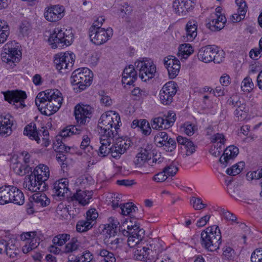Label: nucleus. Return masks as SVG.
Returning <instances> with one entry per match:
<instances>
[{
    "label": "nucleus",
    "instance_id": "26",
    "mask_svg": "<svg viewBox=\"0 0 262 262\" xmlns=\"http://www.w3.org/2000/svg\"><path fill=\"white\" fill-rule=\"evenodd\" d=\"M5 254L11 258H15L19 253L17 242L14 239H6Z\"/></svg>",
    "mask_w": 262,
    "mask_h": 262
},
{
    "label": "nucleus",
    "instance_id": "64",
    "mask_svg": "<svg viewBox=\"0 0 262 262\" xmlns=\"http://www.w3.org/2000/svg\"><path fill=\"white\" fill-rule=\"evenodd\" d=\"M234 250L230 247H226L223 248V255L227 259H231L233 258Z\"/></svg>",
    "mask_w": 262,
    "mask_h": 262
},
{
    "label": "nucleus",
    "instance_id": "54",
    "mask_svg": "<svg viewBox=\"0 0 262 262\" xmlns=\"http://www.w3.org/2000/svg\"><path fill=\"white\" fill-rule=\"evenodd\" d=\"M211 142L213 143L214 144H217L218 145L222 144V145H224L226 139L223 134L216 133L211 137Z\"/></svg>",
    "mask_w": 262,
    "mask_h": 262
},
{
    "label": "nucleus",
    "instance_id": "34",
    "mask_svg": "<svg viewBox=\"0 0 262 262\" xmlns=\"http://www.w3.org/2000/svg\"><path fill=\"white\" fill-rule=\"evenodd\" d=\"M100 133L101 134L100 137V143H106L109 146L111 143L112 141H114L118 139L119 133H116L113 129H111L110 131L105 132L104 130H100Z\"/></svg>",
    "mask_w": 262,
    "mask_h": 262
},
{
    "label": "nucleus",
    "instance_id": "4",
    "mask_svg": "<svg viewBox=\"0 0 262 262\" xmlns=\"http://www.w3.org/2000/svg\"><path fill=\"white\" fill-rule=\"evenodd\" d=\"M225 53L214 45H208L201 48L198 53L199 59L205 63L213 61L220 63L223 61Z\"/></svg>",
    "mask_w": 262,
    "mask_h": 262
},
{
    "label": "nucleus",
    "instance_id": "27",
    "mask_svg": "<svg viewBox=\"0 0 262 262\" xmlns=\"http://www.w3.org/2000/svg\"><path fill=\"white\" fill-rule=\"evenodd\" d=\"M198 23L194 20H189L185 26L186 34L184 36L186 41H192L197 36Z\"/></svg>",
    "mask_w": 262,
    "mask_h": 262
},
{
    "label": "nucleus",
    "instance_id": "14",
    "mask_svg": "<svg viewBox=\"0 0 262 262\" xmlns=\"http://www.w3.org/2000/svg\"><path fill=\"white\" fill-rule=\"evenodd\" d=\"M6 101L13 103L15 108H23L25 106L24 100L27 98L25 92L20 91H8L4 93Z\"/></svg>",
    "mask_w": 262,
    "mask_h": 262
},
{
    "label": "nucleus",
    "instance_id": "11",
    "mask_svg": "<svg viewBox=\"0 0 262 262\" xmlns=\"http://www.w3.org/2000/svg\"><path fill=\"white\" fill-rule=\"evenodd\" d=\"M177 88V84L174 81H169L164 84L160 93V99L162 104L169 105L173 101Z\"/></svg>",
    "mask_w": 262,
    "mask_h": 262
},
{
    "label": "nucleus",
    "instance_id": "40",
    "mask_svg": "<svg viewBox=\"0 0 262 262\" xmlns=\"http://www.w3.org/2000/svg\"><path fill=\"white\" fill-rule=\"evenodd\" d=\"M14 171L18 175L23 176L29 172L31 170L30 167L26 163L24 164L20 162H17L14 164L13 167Z\"/></svg>",
    "mask_w": 262,
    "mask_h": 262
},
{
    "label": "nucleus",
    "instance_id": "13",
    "mask_svg": "<svg viewBox=\"0 0 262 262\" xmlns=\"http://www.w3.org/2000/svg\"><path fill=\"white\" fill-rule=\"evenodd\" d=\"M25 188L32 192H42L47 189L48 185L37 180L33 173L25 177L23 184Z\"/></svg>",
    "mask_w": 262,
    "mask_h": 262
},
{
    "label": "nucleus",
    "instance_id": "16",
    "mask_svg": "<svg viewBox=\"0 0 262 262\" xmlns=\"http://www.w3.org/2000/svg\"><path fill=\"white\" fill-rule=\"evenodd\" d=\"M20 239L26 241V244L23 247V252L27 253L32 250L36 248L39 244V239L36 236V232H28L24 233L20 235Z\"/></svg>",
    "mask_w": 262,
    "mask_h": 262
},
{
    "label": "nucleus",
    "instance_id": "53",
    "mask_svg": "<svg viewBox=\"0 0 262 262\" xmlns=\"http://www.w3.org/2000/svg\"><path fill=\"white\" fill-rule=\"evenodd\" d=\"M11 55H9V53L3 50L1 55L2 61L8 63L11 62L14 63L19 61V59L18 57L13 55L12 58Z\"/></svg>",
    "mask_w": 262,
    "mask_h": 262
},
{
    "label": "nucleus",
    "instance_id": "24",
    "mask_svg": "<svg viewBox=\"0 0 262 262\" xmlns=\"http://www.w3.org/2000/svg\"><path fill=\"white\" fill-rule=\"evenodd\" d=\"M69 181L67 179H61L60 180L55 182L53 185L52 190L53 195L58 197L64 196V194L69 191L68 188Z\"/></svg>",
    "mask_w": 262,
    "mask_h": 262
},
{
    "label": "nucleus",
    "instance_id": "9",
    "mask_svg": "<svg viewBox=\"0 0 262 262\" xmlns=\"http://www.w3.org/2000/svg\"><path fill=\"white\" fill-rule=\"evenodd\" d=\"M74 61L75 55L69 51L56 54L54 60L57 70L60 73H66L71 70Z\"/></svg>",
    "mask_w": 262,
    "mask_h": 262
},
{
    "label": "nucleus",
    "instance_id": "62",
    "mask_svg": "<svg viewBox=\"0 0 262 262\" xmlns=\"http://www.w3.org/2000/svg\"><path fill=\"white\" fill-rule=\"evenodd\" d=\"M30 26L28 22H23L19 26V33L23 36L27 35L29 33Z\"/></svg>",
    "mask_w": 262,
    "mask_h": 262
},
{
    "label": "nucleus",
    "instance_id": "60",
    "mask_svg": "<svg viewBox=\"0 0 262 262\" xmlns=\"http://www.w3.org/2000/svg\"><path fill=\"white\" fill-rule=\"evenodd\" d=\"M177 61L180 63V61L173 56H168L164 59V63L166 68L168 67L169 66H174Z\"/></svg>",
    "mask_w": 262,
    "mask_h": 262
},
{
    "label": "nucleus",
    "instance_id": "42",
    "mask_svg": "<svg viewBox=\"0 0 262 262\" xmlns=\"http://www.w3.org/2000/svg\"><path fill=\"white\" fill-rule=\"evenodd\" d=\"M179 51L181 57L184 59H187L193 52L192 47L189 43L181 45Z\"/></svg>",
    "mask_w": 262,
    "mask_h": 262
},
{
    "label": "nucleus",
    "instance_id": "47",
    "mask_svg": "<svg viewBox=\"0 0 262 262\" xmlns=\"http://www.w3.org/2000/svg\"><path fill=\"white\" fill-rule=\"evenodd\" d=\"M79 247L78 241L75 238H73L65 246L64 252L66 253H71L76 251Z\"/></svg>",
    "mask_w": 262,
    "mask_h": 262
},
{
    "label": "nucleus",
    "instance_id": "44",
    "mask_svg": "<svg viewBox=\"0 0 262 262\" xmlns=\"http://www.w3.org/2000/svg\"><path fill=\"white\" fill-rule=\"evenodd\" d=\"M163 117H164V120H165L166 124L165 127H168V128H170L173 125L177 118L176 113L171 111H170L165 114L163 116Z\"/></svg>",
    "mask_w": 262,
    "mask_h": 262
},
{
    "label": "nucleus",
    "instance_id": "23",
    "mask_svg": "<svg viewBox=\"0 0 262 262\" xmlns=\"http://www.w3.org/2000/svg\"><path fill=\"white\" fill-rule=\"evenodd\" d=\"M10 197L8 199V203H13L22 205L25 203V196L23 192L17 187L10 185Z\"/></svg>",
    "mask_w": 262,
    "mask_h": 262
},
{
    "label": "nucleus",
    "instance_id": "25",
    "mask_svg": "<svg viewBox=\"0 0 262 262\" xmlns=\"http://www.w3.org/2000/svg\"><path fill=\"white\" fill-rule=\"evenodd\" d=\"M93 195L92 191L78 190L71 196L72 201H76L83 206L89 204Z\"/></svg>",
    "mask_w": 262,
    "mask_h": 262
},
{
    "label": "nucleus",
    "instance_id": "36",
    "mask_svg": "<svg viewBox=\"0 0 262 262\" xmlns=\"http://www.w3.org/2000/svg\"><path fill=\"white\" fill-rule=\"evenodd\" d=\"M104 242L107 246L113 250L121 249L124 245V240L122 238L117 237L114 238H107V236L104 239Z\"/></svg>",
    "mask_w": 262,
    "mask_h": 262
},
{
    "label": "nucleus",
    "instance_id": "59",
    "mask_svg": "<svg viewBox=\"0 0 262 262\" xmlns=\"http://www.w3.org/2000/svg\"><path fill=\"white\" fill-rule=\"evenodd\" d=\"M108 223L107 224V226L106 227L111 228L115 230H117L119 228V230H121V226L119 227L118 225H119V222L118 220L114 217H110L108 220Z\"/></svg>",
    "mask_w": 262,
    "mask_h": 262
},
{
    "label": "nucleus",
    "instance_id": "10",
    "mask_svg": "<svg viewBox=\"0 0 262 262\" xmlns=\"http://www.w3.org/2000/svg\"><path fill=\"white\" fill-rule=\"evenodd\" d=\"M154 142L157 146L163 147L164 150L168 152L173 151L177 147L175 140L169 137L165 132H159L155 136Z\"/></svg>",
    "mask_w": 262,
    "mask_h": 262
},
{
    "label": "nucleus",
    "instance_id": "56",
    "mask_svg": "<svg viewBox=\"0 0 262 262\" xmlns=\"http://www.w3.org/2000/svg\"><path fill=\"white\" fill-rule=\"evenodd\" d=\"M225 146L218 145L217 144H213L210 148L209 152L213 156L215 157H219L221 154L224 150Z\"/></svg>",
    "mask_w": 262,
    "mask_h": 262
},
{
    "label": "nucleus",
    "instance_id": "31",
    "mask_svg": "<svg viewBox=\"0 0 262 262\" xmlns=\"http://www.w3.org/2000/svg\"><path fill=\"white\" fill-rule=\"evenodd\" d=\"M214 15L216 16V18L212 19L207 25L212 30H220L224 27L226 18L225 16L222 15L214 14Z\"/></svg>",
    "mask_w": 262,
    "mask_h": 262
},
{
    "label": "nucleus",
    "instance_id": "50",
    "mask_svg": "<svg viewBox=\"0 0 262 262\" xmlns=\"http://www.w3.org/2000/svg\"><path fill=\"white\" fill-rule=\"evenodd\" d=\"M138 128L144 135H149L151 131L148 122L145 119H141Z\"/></svg>",
    "mask_w": 262,
    "mask_h": 262
},
{
    "label": "nucleus",
    "instance_id": "57",
    "mask_svg": "<svg viewBox=\"0 0 262 262\" xmlns=\"http://www.w3.org/2000/svg\"><path fill=\"white\" fill-rule=\"evenodd\" d=\"M163 169L168 177L174 176L178 171V168L177 167L174 162H172L169 165L165 167Z\"/></svg>",
    "mask_w": 262,
    "mask_h": 262
},
{
    "label": "nucleus",
    "instance_id": "37",
    "mask_svg": "<svg viewBox=\"0 0 262 262\" xmlns=\"http://www.w3.org/2000/svg\"><path fill=\"white\" fill-rule=\"evenodd\" d=\"M119 207L121 211V213L123 215L133 216L132 214L138 210L137 207L134 203L130 202L121 204Z\"/></svg>",
    "mask_w": 262,
    "mask_h": 262
},
{
    "label": "nucleus",
    "instance_id": "48",
    "mask_svg": "<svg viewBox=\"0 0 262 262\" xmlns=\"http://www.w3.org/2000/svg\"><path fill=\"white\" fill-rule=\"evenodd\" d=\"M241 89L244 92H250L254 87V83L252 79L246 77L244 79L241 83Z\"/></svg>",
    "mask_w": 262,
    "mask_h": 262
},
{
    "label": "nucleus",
    "instance_id": "18",
    "mask_svg": "<svg viewBox=\"0 0 262 262\" xmlns=\"http://www.w3.org/2000/svg\"><path fill=\"white\" fill-rule=\"evenodd\" d=\"M130 145L129 140L123 139L118 136L116 143L111 146L110 154L113 158L118 159L126 151Z\"/></svg>",
    "mask_w": 262,
    "mask_h": 262
},
{
    "label": "nucleus",
    "instance_id": "22",
    "mask_svg": "<svg viewBox=\"0 0 262 262\" xmlns=\"http://www.w3.org/2000/svg\"><path fill=\"white\" fill-rule=\"evenodd\" d=\"M120 227L124 235H125L126 231H138L141 229L137 218L132 216H128L125 219Z\"/></svg>",
    "mask_w": 262,
    "mask_h": 262
},
{
    "label": "nucleus",
    "instance_id": "58",
    "mask_svg": "<svg viewBox=\"0 0 262 262\" xmlns=\"http://www.w3.org/2000/svg\"><path fill=\"white\" fill-rule=\"evenodd\" d=\"M236 3L239 5L237 12L240 13L241 15L245 17V15L247 10V6L246 2L243 0H236Z\"/></svg>",
    "mask_w": 262,
    "mask_h": 262
},
{
    "label": "nucleus",
    "instance_id": "30",
    "mask_svg": "<svg viewBox=\"0 0 262 262\" xmlns=\"http://www.w3.org/2000/svg\"><path fill=\"white\" fill-rule=\"evenodd\" d=\"M31 173L42 183H46L45 181L48 179L50 176L49 167L43 164H39L36 166Z\"/></svg>",
    "mask_w": 262,
    "mask_h": 262
},
{
    "label": "nucleus",
    "instance_id": "41",
    "mask_svg": "<svg viewBox=\"0 0 262 262\" xmlns=\"http://www.w3.org/2000/svg\"><path fill=\"white\" fill-rule=\"evenodd\" d=\"M10 185H5L0 187V205L8 204V199L10 197Z\"/></svg>",
    "mask_w": 262,
    "mask_h": 262
},
{
    "label": "nucleus",
    "instance_id": "38",
    "mask_svg": "<svg viewBox=\"0 0 262 262\" xmlns=\"http://www.w3.org/2000/svg\"><path fill=\"white\" fill-rule=\"evenodd\" d=\"M32 199L39 206L45 207L50 203V200L44 193H36L32 195Z\"/></svg>",
    "mask_w": 262,
    "mask_h": 262
},
{
    "label": "nucleus",
    "instance_id": "63",
    "mask_svg": "<svg viewBox=\"0 0 262 262\" xmlns=\"http://www.w3.org/2000/svg\"><path fill=\"white\" fill-rule=\"evenodd\" d=\"M108 144L106 143H101V145L99 147L98 154L99 156L105 157L110 153L111 147H107Z\"/></svg>",
    "mask_w": 262,
    "mask_h": 262
},
{
    "label": "nucleus",
    "instance_id": "12",
    "mask_svg": "<svg viewBox=\"0 0 262 262\" xmlns=\"http://www.w3.org/2000/svg\"><path fill=\"white\" fill-rule=\"evenodd\" d=\"M98 213L94 208L89 209L86 212L85 220L79 221L76 224V230L78 232H86L95 224Z\"/></svg>",
    "mask_w": 262,
    "mask_h": 262
},
{
    "label": "nucleus",
    "instance_id": "43",
    "mask_svg": "<svg viewBox=\"0 0 262 262\" xmlns=\"http://www.w3.org/2000/svg\"><path fill=\"white\" fill-rule=\"evenodd\" d=\"M15 44V41H9L5 45L3 50L9 53V55H11V56L12 57L13 55H19L18 52H19V51L17 50Z\"/></svg>",
    "mask_w": 262,
    "mask_h": 262
},
{
    "label": "nucleus",
    "instance_id": "49",
    "mask_svg": "<svg viewBox=\"0 0 262 262\" xmlns=\"http://www.w3.org/2000/svg\"><path fill=\"white\" fill-rule=\"evenodd\" d=\"M244 166V162H239L238 164H234L226 170V173L230 176H236L241 172Z\"/></svg>",
    "mask_w": 262,
    "mask_h": 262
},
{
    "label": "nucleus",
    "instance_id": "45",
    "mask_svg": "<svg viewBox=\"0 0 262 262\" xmlns=\"http://www.w3.org/2000/svg\"><path fill=\"white\" fill-rule=\"evenodd\" d=\"M165 125L166 124L165 120H164V117H163V116L154 118L151 123L152 128L156 130H160L168 129V127H165Z\"/></svg>",
    "mask_w": 262,
    "mask_h": 262
},
{
    "label": "nucleus",
    "instance_id": "15",
    "mask_svg": "<svg viewBox=\"0 0 262 262\" xmlns=\"http://www.w3.org/2000/svg\"><path fill=\"white\" fill-rule=\"evenodd\" d=\"M93 108L89 105L78 104L75 106L74 116L78 124H84L87 118L91 117Z\"/></svg>",
    "mask_w": 262,
    "mask_h": 262
},
{
    "label": "nucleus",
    "instance_id": "52",
    "mask_svg": "<svg viewBox=\"0 0 262 262\" xmlns=\"http://www.w3.org/2000/svg\"><path fill=\"white\" fill-rule=\"evenodd\" d=\"M181 68L180 63L177 61L174 66H169L166 68L167 70L169 77L170 79L175 78L179 73Z\"/></svg>",
    "mask_w": 262,
    "mask_h": 262
},
{
    "label": "nucleus",
    "instance_id": "1",
    "mask_svg": "<svg viewBox=\"0 0 262 262\" xmlns=\"http://www.w3.org/2000/svg\"><path fill=\"white\" fill-rule=\"evenodd\" d=\"M62 100V94L58 90L50 89L39 93L35 104L42 114L50 116L58 111Z\"/></svg>",
    "mask_w": 262,
    "mask_h": 262
},
{
    "label": "nucleus",
    "instance_id": "20",
    "mask_svg": "<svg viewBox=\"0 0 262 262\" xmlns=\"http://www.w3.org/2000/svg\"><path fill=\"white\" fill-rule=\"evenodd\" d=\"M239 152L238 148L234 146H229L224 151L223 155L219 159L220 162L226 167L234 160Z\"/></svg>",
    "mask_w": 262,
    "mask_h": 262
},
{
    "label": "nucleus",
    "instance_id": "6",
    "mask_svg": "<svg viewBox=\"0 0 262 262\" xmlns=\"http://www.w3.org/2000/svg\"><path fill=\"white\" fill-rule=\"evenodd\" d=\"M121 124L120 118L118 114L113 111L107 112L103 114L99 120L98 127L100 130L110 131L114 128L116 133H119L120 126Z\"/></svg>",
    "mask_w": 262,
    "mask_h": 262
},
{
    "label": "nucleus",
    "instance_id": "46",
    "mask_svg": "<svg viewBox=\"0 0 262 262\" xmlns=\"http://www.w3.org/2000/svg\"><path fill=\"white\" fill-rule=\"evenodd\" d=\"M97 252L98 254L103 257V259L101 260H104L105 262H116V258L113 253L105 249H100Z\"/></svg>",
    "mask_w": 262,
    "mask_h": 262
},
{
    "label": "nucleus",
    "instance_id": "35",
    "mask_svg": "<svg viewBox=\"0 0 262 262\" xmlns=\"http://www.w3.org/2000/svg\"><path fill=\"white\" fill-rule=\"evenodd\" d=\"M151 158L150 151L145 148H141L137 154L134 160L135 164L138 166H142Z\"/></svg>",
    "mask_w": 262,
    "mask_h": 262
},
{
    "label": "nucleus",
    "instance_id": "39",
    "mask_svg": "<svg viewBox=\"0 0 262 262\" xmlns=\"http://www.w3.org/2000/svg\"><path fill=\"white\" fill-rule=\"evenodd\" d=\"M9 34V26L5 20L0 19V44L6 41Z\"/></svg>",
    "mask_w": 262,
    "mask_h": 262
},
{
    "label": "nucleus",
    "instance_id": "29",
    "mask_svg": "<svg viewBox=\"0 0 262 262\" xmlns=\"http://www.w3.org/2000/svg\"><path fill=\"white\" fill-rule=\"evenodd\" d=\"M144 233L145 231L143 229L138 231H126L125 236H128V245L130 247H134L142 240L144 236Z\"/></svg>",
    "mask_w": 262,
    "mask_h": 262
},
{
    "label": "nucleus",
    "instance_id": "21",
    "mask_svg": "<svg viewBox=\"0 0 262 262\" xmlns=\"http://www.w3.org/2000/svg\"><path fill=\"white\" fill-rule=\"evenodd\" d=\"M135 67L129 65L126 67L122 73V82L126 85H132L138 78L137 70Z\"/></svg>",
    "mask_w": 262,
    "mask_h": 262
},
{
    "label": "nucleus",
    "instance_id": "28",
    "mask_svg": "<svg viewBox=\"0 0 262 262\" xmlns=\"http://www.w3.org/2000/svg\"><path fill=\"white\" fill-rule=\"evenodd\" d=\"M9 115H0V135L2 136H8L12 133V123L10 119Z\"/></svg>",
    "mask_w": 262,
    "mask_h": 262
},
{
    "label": "nucleus",
    "instance_id": "32",
    "mask_svg": "<svg viewBox=\"0 0 262 262\" xmlns=\"http://www.w3.org/2000/svg\"><path fill=\"white\" fill-rule=\"evenodd\" d=\"M137 258L140 260H144L146 258L150 259L154 257L156 254V252L152 249V246L150 245L149 247H143L140 249H138L136 252Z\"/></svg>",
    "mask_w": 262,
    "mask_h": 262
},
{
    "label": "nucleus",
    "instance_id": "19",
    "mask_svg": "<svg viewBox=\"0 0 262 262\" xmlns=\"http://www.w3.org/2000/svg\"><path fill=\"white\" fill-rule=\"evenodd\" d=\"M64 8L62 6H51L46 9L44 12L45 18L51 22L60 20L64 15Z\"/></svg>",
    "mask_w": 262,
    "mask_h": 262
},
{
    "label": "nucleus",
    "instance_id": "61",
    "mask_svg": "<svg viewBox=\"0 0 262 262\" xmlns=\"http://www.w3.org/2000/svg\"><path fill=\"white\" fill-rule=\"evenodd\" d=\"M221 211L222 215L226 220L232 222H237V219L234 214L224 209L222 210Z\"/></svg>",
    "mask_w": 262,
    "mask_h": 262
},
{
    "label": "nucleus",
    "instance_id": "17",
    "mask_svg": "<svg viewBox=\"0 0 262 262\" xmlns=\"http://www.w3.org/2000/svg\"><path fill=\"white\" fill-rule=\"evenodd\" d=\"M194 5V0H174L172 6L177 14L184 16L193 9Z\"/></svg>",
    "mask_w": 262,
    "mask_h": 262
},
{
    "label": "nucleus",
    "instance_id": "33",
    "mask_svg": "<svg viewBox=\"0 0 262 262\" xmlns=\"http://www.w3.org/2000/svg\"><path fill=\"white\" fill-rule=\"evenodd\" d=\"M24 135L28 136L30 139L35 140L37 143H40V138L37 130L36 124L30 123L25 126L24 129Z\"/></svg>",
    "mask_w": 262,
    "mask_h": 262
},
{
    "label": "nucleus",
    "instance_id": "8",
    "mask_svg": "<svg viewBox=\"0 0 262 262\" xmlns=\"http://www.w3.org/2000/svg\"><path fill=\"white\" fill-rule=\"evenodd\" d=\"M96 25H92L89 29V36L92 42L100 46L104 44L111 38L113 31L111 28L106 29Z\"/></svg>",
    "mask_w": 262,
    "mask_h": 262
},
{
    "label": "nucleus",
    "instance_id": "55",
    "mask_svg": "<svg viewBox=\"0 0 262 262\" xmlns=\"http://www.w3.org/2000/svg\"><path fill=\"white\" fill-rule=\"evenodd\" d=\"M190 203L195 210H201L207 206L206 204L203 203L202 199L200 198L192 197Z\"/></svg>",
    "mask_w": 262,
    "mask_h": 262
},
{
    "label": "nucleus",
    "instance_id": "51",
    "mask_svg": "<svg viewBox=\"0 0 262 262\" xmlns=\"http://www.w3.org/2000/svg\"><path fill=\"white\" fill-rule=\"evenodd\" d=\"M70 239V235L68 234H62L58 235L53 239V244L56 246H62Z\"/></svg>",
    "mask_w": 262,
    "mask_h": 262
},
{
    "label": "nucleus",
    "instance_id": "2",
    "mask_svg": "<svg viewBox=\"0 0 262 262\" xmlns=\"http://www.w3.org/2000/svg\"><path fill=\"white\" fill-rule=\"evenodd\" d=\"M201 244L210 251L219 249L222 243V235L218 226L214 225L207 228L201 234Z\"/></svg>",
    "mask_w": 262,
    "mask_h": 262
},
{
    "label": "nucleus",
    "instance_id": "3",
    "mask_svg": "<svg viewBox=\"0 0 262 262\" xmlns=\"http://www.w3.org/2000/svg\"><path fill=\"white\" fill-rule=\"evenodd\" d=\"M92 78L93 73L89 69H78L72 73L71 82L75 92L80 93L91 85Z\"/></svg>",
    "mask_w": 262,
    "mask_h": 262
},
{
    "label": "nucleus",
    "instance_id": "7",
    "mask_svg": "<svg viewBox=\"0 0 262 262\" xmlns=\"http://www.w3.org/2000/svg\"><path fill=\"white\" fill-rule=\"evenodd\" d=\"M135 67L143 81L146 82L155 76L156 66L151 59L143 58L138 60L135 62Z\"/></svg>",
    "mask_w": 262,
    "mask_h": 262
},
{
    "label": "nucleus",
    "instance_id": "5",
    "mask_svg": "<svg viewBox=\"0 0 262 262\" xmlns=\"http://www.w3.org/2000/svg\"><path fill=\"white\" fill-rule=\"evenodd\" d=\"M72 37L73 34L70 31L57 27L50 34L48 41L53 49L62 48L71 45Z\"/></svg>",
    "mask_w": 262,
    "mask_h": 262
}]
</instances>
